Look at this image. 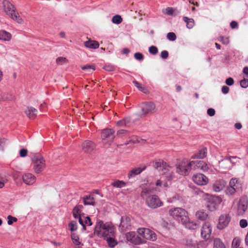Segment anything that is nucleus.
Segmentation results:
<instances>
[{
	"label": "nucleus",
	"mask_w": 248,
	"mask_h": 248,
	"mask_svg": "<svg viewBox=\"0 0 248 248\" xmlns=\"http://www.w3.org/2000/svg\"><path fill=\"white\" fill-rule=\"evenodd\" d=\"M116 229L110 223H104L102 221L97 222L94 230V234L98 237H102L104 239L107 237L115 236Z\"/></svg>",
	"instance_id": "1"
},
{
	"label": "nucleus",
	"mask_w": 248,
	"mask_h": 248,
	"mask_svg": "<svg viewBox=\"0 0 248 248\" xmlns=\"http://www.w3.org/2000/svg\"><path fill=\"white\" fill-rule=\"evenodd\" d=\"M151 190L149 188H144L141 192V196L146 199V203L151 208L155 209L163 206V203L159 197L155 195H150Z\"/></svg>",
	"instance_id": "2"
},
{
	"label": "nucleus",
	"mask_w": 248,
	"mask_h": 248,
	"mask_svg": "<svg viewBox=\"0 0 248 248\" xmlns=\"http://www.w3.org/2000/svg\"><path fill=\"white\" fill-rule=\"evenodd\" d=\"M154 167L161 172V175H165L168 181H170L173 177V172L171 167L163 160H156L153 162Z\"/></svg>",
	"instance_id": "3"
},
{
	"label": "nucleus",
	"mask_w": 248,
	"mask_h": 248,
	"mask_svg": "<svg viewBox=\"0 0 248 248\" xmlns=\"http://www.w3.org/2000/svg\"><path fill=\"white\" fill-rule=\"evenodd\" d=\"M2 4L3 10L6 15L18 23L21 24L23 22L22 19L19 14L16 12L15 7L10 1L7 0H3Z\"/></svg>",
	"instance_id": "4"
},
{
	"label": "nucleus",
	"mask_w": 248,
	"mask_h": 248,
	"mask_svg": "<svg viewBox=\"0 0 248 248\" xmlns=\"http://www.w3.org/2000/svg\"><path fill=\"white\" fill-rule=\"evenodd\" d=\"M176 172L181 175L187 176L192 168L191 161L187 159H183L176 166Z\"/></svg>",
	"instance_id": "5"
},
{
	"label": "nucleus",
	"mask_w": 248,
	"mask_h": 248,
	"mask_svg": "<svg viewBox=\"0 0 248 248\" xmlns=\"http://www.w3.org/2000/svg\"><path fill=\"white\" fill-rule=\"evenodd\" d=\"M169 215L174 219L181 222H185L188 217L187 211L183 208L179 207L172 208L169 211Z\"/></svg>",
	"instance_id": "6"
},
{
	"label": "nucleus",
	"mask_w": 248,
	"mask_h": 248,
	"mask_svg": "<svg viewBox=\"0 0 248 248\" xmlns=\"http://www.w3.org/2000/svg\"><path fill=\"white\" fill-rule=\"evenodd\" d=\"M233 208L238 216H243L248 208V199L246 196H243L240 198Z\"/></svg>",
	"instance_id": "7"
},
{
	"label": "nucleus",
	"mask_w": 248,
	"mask_h": 248,
	"mask_svg": "<svg viewBox=\"0 0 248 248\" xmlns=\"http://www.w3.org/2000/svg\"><path fill=\"white\" fill-rule=\"evenodd\" d=\"M33 163L34 171L36 173L42 171L45 167V161L43 157L39 154H35L31 157Z\"/></svg>",
	"instance_id": "8"
},
{
	"label": "nucleus",
	"mask_w": 248,
	"mask_h": 248,
	"mask_svg": "<svg viewBox=\"0 0 248 248\" xmlns=\"http://www.w3.org/2000/svg\"><path fill=\"white\" fill-rule=\"evenodd\" d=\"M206 206L210 211H215L221 202V199L218 196L207 195L206 199Z\"/></svg>",
	"instance_id": "9"
},
{
	"label": "nucleus",
	"mask_w": 248,
	"mask_h": 248,
	"mask_svg": "<svg viewBox=\"0 0 248 248\" xmlns=\"http://www.w3.org/2000/svg\"><path fill=\"white\" fill-rule=\"evenodd\" d=\"M115 131L112 128L104 129L101 133V138L105 143H112L115 137Z\"/></svg>",
	"instance_id": "10"
},
{
	"label": "nucleus",
	"mask_w": 248,
	"mask_h": 248,
	"mask_svg": "<svg viewBox=\"0 0 248 248\" xmlns=\"http://www.w3.org/2000/svg\"><path fill=\"white\" fill-rule=\"evenodd\" d=\"M141 116H145L147 114H152L155 111V105L153 102H145L141 105Z\"/></svg>",
	"instance_id": "11"
},
{
	"label": "nucleus",
	"mask_w": 248,
	"mask_h": 248,
	"mask_svg": "<svg viewBox=\"0 0 248 248\" xmlns=\"http://www.w3.org/2000/svg\"><path fill=\"white\" fill-rule=\"evenodd\" d=\"M138 233L142 237L152 241H155L156 235L152 231L147 228H139L138 229Z\"/></svg>",
	"instance_id": "12"
},
{
	"label": "nucleus",
	"mask_w": 248,
	"mask_h": 248,
	"mask_svg": "<svg viewBox=\"0 0 248 248\" xmlns=\"http://www.w3.org/2000/svg\"><path fill=\"white\" fill-rule=\"evenodd\" d=\"M232 159H238L239 158L236 156H226L219 162V167L224 170L230 169L232 166L231 164L232 165L235 164Z\"/></svg>",
	"instance_id": "13"
},
{
	"label": "nucleus",
	"mask_w": 248,
	"mask_h": 248,
	"mask_svg": "<svg viewBox=\"0 0 248 248\" xmlns=\"http://www.w3.org/2000/svg\"><path fill=\"white\" fill-rule=\"evenodd\" d=\"M212 231L211 225L209 222H205L202 226L201 229V236L205 239L208 240L211 236Z\"/></svg>",
	"instance_id": "14"
},
{
	"label": "nucleus",
	"mask_w": 248,
	"mask_h": 248,
	"mask_svg": "<svg viewBox=\"0 0 248 248\" xmlns=\"http://www.w3.org/2000/svg\"><path fill=\"white\" fill-rule=\"evenodd\" d=\"M231 220V217L228 215H223L218 219L217 227L219 230H222L226 227Z\"/></svg>",
	"instance_id": "15"
},
{
	"label": "nucleus",
	"mask_w": 248,
	"mask_h": 248,
	"mask_svg": "<svg viewBox=\"0 0 248 248\" xmlns=\"http://www.w3.org/2000/svg\"><path fill=\"white\" fill-rule=\"evenodd\" d=\"M82 151L86 153H90L95 148V144L91 140H86L81 144Z\"/></svg>",
	"instance_id": "16"
},
{
	"label": "nucleus",
	"mask_w": 248,
	"mask_h": 248,
	"mask_svg": "<svg viewBox=\"0 0 248 248\" xmlns=\"http://www.w3.org/2000/svg\"><path fill=\"white\" fill-rule=\"evenodd\" d=\"M193 180L195 183L198 185L203 186L207 184L208 179L204 175L198 173L193 176Z\"/></svg>",
	"instance_id": "17"
},
{
	"label": "nucleus",
	"mask_w": 248,
	"mask_h": 248,
	"mask_svg": "<svg viewBox=\"0 0 248 248\" xmlns=\"http://www.w3.org/2000/svg\"><path fill=\"white\" fill-rule=\"evenodd\" d=\"M127 240L130 242L137 245L142 243L141 239L134 232H130L126 234Z\"/></svg>",
	"instance_id": "18"
},
{
	"label": "nucleus",
	"mask_w": 248,
	"mask_h": 248,
	"mask_svg": "<svg viewBox=\"0 0 248 248\" xmlns=\"http://www.w3.org/2000/svg\"><path fill=\"white\" fill-rule=\"evenodd\" d=\"M131 227V219L127 216H123L121 217V223L119 228L123 232L127 229H129Z\"/></svg>",
	"instance_id": "19"
},
{
	"label": "nucleus",
	"mask_w": 248,
	"mask_h": 248,
	"mask_svg": "<svg viewBox=\"0 0 248 248\" xmlns=\"http://www.w3.org/2000/svg\"><path fill=\"white\" fill-rule=\"evenodd\" d=\"M192 168L196 169H200L203 171H207L208 170L207 164L203 161H191Z\"/></svg>",
	"instance_id": "20"
},
{
	"label": "nucleus",
	"mask_w": 248,
	"mask_h": 248,
	"mask_svg": "<svg viewBox=\"0 0 248 248\" xmlns=\"http://www.w3.org/2000/svg\"><path fill=\"white\" fill-rule=\"evenodd\" d=\"M226 184L225 181L223 180H217L213 186L214 190L217 192H220L224 188Z\"/></svg>",
	"instance_id": "21"
},
{
	"label": "nucleus",
	"mask_w": 248,
	"mask_h": 248,
	"mask_svg": "<svg viewBox=\"0 0 248 248\" xmlns=\"http://www.w3.org/2000/svg\"><path fill=\"white\" fill-rule=\"evenodd\" d=\"M22 179L23 182L27 185H32L36 180L35 176L30 173H25L22 176Z\"/></svg>",
	"instance_id": "22"
},
{
	"label": "nucleus",
	"mask_w": 248,
	"mask_h": 248,
	"mask_svg": "<svg viewBox=\"0 0 248 248\" xmlns=\"http://www.w3.org/2000/svg\"><path fill=\"white\" fill-rule=\"evenodd\" d=\"M146 168L145 165H142L141 167L133 169L131 170L128 174V178L130 179L135 177L136 175L140 174L142 171Z\"/></svg>",
	"instance_id": "23"
},
{
	"label": "nucleus",
	"mask_w": 248,
	"mask_h": 248,
	"mask_svg": "<svg viewBox=\"0 0 248 248\" xmlns=\"http://www.w3.org/2000/svg\"><path fill=\"white\" fill-rule=\"evenodd\" d=\"M207 155V149L203 148L191 156L192 159H202Z\"/></svg>",
	"instance_id": "24"
},
{
	"label": "nucleus",
	"mask_w": 248,
	"mask_h": 248,
	"mask_svg": "<svg viewBox=\"0 0 248 248\" xmlns=\"http://www.w3.org/2000/svg\"><path fill=\"white\" fill-rule=\"evenodd\" d=\"M11 38L12 35L10 32L5 30H0V40L9 41Z\"/></svg>",
	"instance_id": "25"
},
{
	"label": "nucleus",
	"mask_w": 248,
	"mask_h": 248,
	"mask_svg": "<svg viewBox=\"0 0 248 248\" xmlns=\"http://www.w3.org/2000/svg\"><path fill=\"white\" fill-rule=\"evenodd\" d=\"M37 110L32 107L27 108L25 113L27 116L30 119H34L36 116Z\"/></svg>",
	"instance_id": "26"
},
{
	"label": "nucleus",
	"mask_w": 248,
	"mask_h": 248,
	"mask_svg": "<svg viewBox=\"0 0 248 248\" xmlns=\"http://www.w3.org/2000/svg\"><path fill=\"white\" fill-rule=\"evenodd\" d=\"M85 47L91 49H96L99 46L98 42L96 41L89 40L84 42Z\"/></svg>",
	"instance_id": "27"
},
{
	"label": "nucleus",
	"mask_w": 248,
	"mask_h": 248,
	"mask_svg": "<svg viewBox=\"0 0 248 248\" xmlns=\"http://www.w3.org/2000/svg\"><path fill=\"white\" fill-rule=\"evenodd\" d=\"M186 228L190 230L196 229L198 227L199 225L193 221H190L189 220L188 217H187V220L185 222H182Z\"/></svg>",
	"instance_id": "28"
},
{
	"label": "nucleus",
	"mask_w": 248,
	"mask_h": 248,
	"mask_svg": "<svg viewBox=\"0 0 248 248\" xmlns=\"http://www.w3.org/2000/svg\"><path fill=\"white\" fill-rule=\"evenodd\" d=\"M83 202L85 205H94L95 204V202L93 195L91 194L84 197Z\"/></svg>",
	"instance_id": "29"
},
{
	"label": "nucleus",
	"mask_w": 248,
	"mask_h": 248,
	"mask_svg": "<svg viewBox=\"0 0 248 248\" xmlns=\"http://www.w3.org/2000/svg\"><path fill=\"white\" fill-rule=\"evenodd\" d=\"M160 179L157 180L155 183V185L158 187H167L168 186V183L167 182L164 181V179L169 181L166 178L165 175H162Z\"/></svg>",
	"instance_id": "30"
},
{
	"label": "nucleus",
	"mask_w": 248,
	"mask_h": 248,
	"mask_svg": "<svg viewBox=\"0 0 248 248\" xmlns=\"http://www.w3.org/2000/svg\"><path fill=\"white\" fill-rule=\"evenodd\" d=\"M83 207L82 205H78L74 208L73 210V217L75 218H77L78 217L81 216L80 215V213L82 211Z\"/></svg>",
	"instance_id": "31"
},
{
	"label": "nucleus",
	"mask_w": 248,
	"mask_h": 248,
	"mask_svg": "<svg viewBox=\"0 0 248 248\" xmlns=\"http://www.w3.org/2000/svg\"><path fill=\"white\" fill-rule=\"evenodd\" d=\"M115 237L111 236L105 239L110 248H114L118 244L117 241L115 239Z\"/></svg>",
	"instance_id": "32"
},
{
	"label": "nucleus",
	"mask_w": 248,
	"mask_h": 248,
	"mask_svg": "<svg viewBox=\"0 0 248 248\" xmlns=\"http://www.w3.org/2000/svg\"><path fill=\"white\" fill-rule=\"evenodd\" d=\"M183 20L186 23L187 28L189 29H192L195 25L194 20L192 18L184 16L183 17Z\"/></svg>",
	"instance_id": "33"
},
{
	"label": "nucleus",
	"mask_w": 248,
	"mask_h": 248,
	"mask_svg": "<svg viewBox=\"0 0 248 248\" xmlns=\"http://www.w3.org/2000/svg\"><path fill=\"white\" fill-rule=\"evenodd\" d=\"M213 248H225V246L221 239L216 238L214 240Z\"/></svg>",
	"instance_id": "34"
},
{
	"label": "nucleus",
	"mask_w": 248,
	"mask_h": 248,
	"mask_svg": "<svg viewBox=\"0 0 248 248\" xmlns=\"http://www.w3.org/2000/svg\"><path fill=\"white\" fill-rule=\"evenodd\" d=\"M111 185L115 187L122 188L126 186V183L123 181L116 180L111 183Z\"/></svg>",
	"instance_id": "35"
},
{
	"label": "nucleus",
	"mask_w": 248,
	"mask_h": 248,
	"mask_svg": "<svg viewBox=\"0 0 248 248\" xmlns=\"http://www.w3.org/2000/svg\"><path fill=\"white\" fill-rule=\"evenodd\" d=\"M229 186L234 187L236 191H238L240 188V185L236 179L232 178L230 182Z\"/></svg>",
	"instance_id": "36"
},
{
	"label": "nucleus",
	"mask_w": 248,
	"mask_h": 248,
	"mask_svg": "<svg viewBox=\"0 0 248 248\" xmlns=\"http://www.w3.org/2000/svg\"><path fill=\"white\" fill-rule=\"evenodd\" d=\"M197 217L201 220H205L207 218V215L202 211H199L196 213Z\"/></svg>",
	"instance_id": "37"
},
{
	"label": "nucleus",
	"mask_w": 248,
	"mask_h": 248,
	"mask_svg": "<svg viewBox=\"0 0 248 248\" xmlns=\"http://www.w3.org/2000/svg\"><path fill=\"white\" fill-rule=\"evenodd\" d=\"M133 83L134 84V85L140 91L144 93H146L147 92V88L143 86L138 81H133Z\"/></svg>",
	"instance_id": "38"
},
{
	"label": "nucleus",
	"mask_w": 248,
	"mask_h": 248,
	"mask_svg": "<svg viewBox=\"0 0 248 248\" xmlns=\"http://www.w3.org/2000/svg\"><path fill=\"white\" fill-rule=\"evenodd\" d=\"M71 236L72 242L75 245L77 246H79L81 244V242L79 241V237L78 235H77L75 233H73L71 234Z\"/></svg>",
	"instance_id": "39"
},
{
	"label": "nucleus",
	"mask_w": 248,
	"mask_h": 248,
	"mask_svg": "<svg viewBox=\"0 0 248 248\" xmlns=\"http://www.w3.org/2000/svg\"><path fill=\"white\" fill-rule=\"evenodd\" d=\"M130 122V119L129 118H124L120 121H117L116 122V125L119 127H122L126 125L129 122Z\"/></svg>",
	"instance_id": "40"
},
{
	"label": "nucleus",
	"mask_w": 248,
	"mask_h": 248,
	"mask_svg": "<svg viewBox=\"0 0 248 248\" xmlns=\"http://www.w3.org/2000/svg\"><path fill=\"white\" fill-rule=\"evenodd\" d=\"M129 134V131L124 129H120L117 131L116 136L118 137H123Z\"/></svg>",
	"instance_id": "41"
},
{
	"label": "nucleus",
	"mask_w": 248,
	"mask_h": 248,
	"mask_svg": "<svg viewBox=\"0 0 248 248\" xmlns=\"http://www.w3.org/2000/svg\"><path fill=\"white\" fill-rule=\"evenodd\" d=\"M122 21V18L119 15H115L112 18V22L113 23L119 24Z\"/></svg>",
	"instance_id": "42"
},
{
	"label": "nucleus",
	"mask_w": 248,
	"mask_h": 248,
	"mask_svg": "<svg viewBox=\"0 0 248 248\" xmlns=\"http://www.w3.org/2000/svg\"><path fill=\"white\" fill-rule=\"evenodd\" d=\"M237 191L234 188V187H231V186H229L226 190H225V193L228 195H232L234 194Z\"/></svg>",
	"instance_id": "43"
},
{
	"label": "nucleus",
	"mask_w": 248,
	"mask_h": 248,
	"mask_svg": "<svg viewBox=\"0 0 248 248\" xmlns=\"http://www.w3.org/2000/svg\"><path fill=\"white\" fill-rule=\"evenodd\" d=\"M68 62V60L65 57H60L57 58L56 62L58 64L62 65Z\"/></svg>",
	"instance_id": "44"
},
{
	"label": "nucleus",
	"mask_w": 248,
	"mask_h": 248,
	"mask_svg": "<svg viewBox=\"0 0 248 248\" xmlns=\"http://www.w3.org/2000/svg\"><path fill=\"white\" fill-rule=\"evenodd\" d=\"M240 243V240L237 238H235L233 239L232 244V248H238L239 247Z\"/></svg>",
	"instance_id": "45"
},
{
	"label": "nucleus",
	"mask_w": 248,
	"mask_h": 248,
	"mask_svg": "<svg viewBox=\"0 0 248 248\" xmlns=\"http://www.w3.org/2000/svg\"><path fill=\"white\" fill-rule=\"evenodd\" d=\"M69 227L71 231L73 232L77 229V224L76 221H72L69 224Z\"/></svg>",
	"instance_id": "46"
},
{
	"label": "nucleus",
	"mask_w": 248,
	"mask_h": 248,
	"mask_svg": "<svg viewBox=\"0 0 248 248\" xmlns=\"http://www.w3.org/2000/svg\"><path fill=\"white\" fill-rule=\"evenodd\" d=\"M218 41L222 42L224 45H228L229 43V39L227 37L220 36L218 38Z\"/></svg>",
	"instance_id": "47"
},
{
	"label": "nucleus",
	"mask_w": 248,
	"mask_h": 248,
	"mask_svg": "<svg viewBox=\"0 0 248 248\" xmlns=\"http://www.w3.org/2000/svg\"><path fill=\"white\" fill-rule=\"evenodd\" d=\"M167 39L170 41H175L176 39V36L174 32H170L167 34Z\"/></svg>",
	"instance_id": "48"
},
{
	"label": "nucleus",
	"mask_w": 248,
	"mask_h": 248,
	"mask_svg": "<svg viewBox=\"0 0 248 248\" xmlns=\"http://www.w3.org/2000/svg\"><path fill=\"white\" fill-rule=\"evenodd\" d=\"M149 52L151 54L156 55L158 52V49L156 46H152L149 47Z\"/></svg>",
	"instance_id": "49"
},
{
	"label": "nucleus",
	"mask_w": 248,
	"mask_h": 248,
	"mask_svg": "<svg viewBox=\"0 0 248 248\" xmlns=\"http://www.w3.org/2000/svg\"><path fill=\"white\" fill-rule=\"evenodd\" d=\"M130 141L134 143H143L145 142V140L140 139V138H138L137 137H133L132 139L130 140Z\"/></svg>",
	"instance_id": "50"
},
{
	"label": "nucleus",
	"mask_w": 248,
	"mask_h": 248,
	"mask_svg": "<svg viewBox=\"0 0 248 248\" xmlns=\"http://www.w3.org/2000/svg\"><path fill=\"white\" fill-rule=\"evenodd\" d=\"M240 86L243 88H247L248 87V78H244L240 81Z\"/></svg>",
	"instance_id": "51"
},
{
	"label": "nucleus",
	"mask_w": 248,
	"mask_h": 248,
	"mask_svg": "<svg viewBox=\"0 0 248 248\" xmlns=\"http://www.w3.org/2000/svg\"><path fill=\"white\" fill-rule=\"evenodd\" d=\"M8 218V224L12 225L14 222H16L17 221V218L15 217H13L11 216H8L7 217Z\"/></svg>",
	"instance_id": "52"
},
{
	"label": "nucleus",
	"mask_w": 248,
	"mask_h": 248,
	"mask_svg": "<svg viewBox=\"0 0 248 248\" xmlns=\"http://www.w3.org/2000/svg\"><path fill=\"white\" fill-rule=\"evenodd\" d=\"M84 217H85L80 216V217H78L77 218L78 219V222H79V224L82 225V226L83 227V229L84 230H86V226L85 225V223H84Z\"/></svg>",
	"instance_id": "53"
},
{
	"label": "nucleus",
	"mask_w": 248,
	"mask_h": 248,
	"mask_svg": "<svg viewBox=\"0 0 248 248\" xmlns=\"http://www.w3.org/2000/svg\"><path fill=\"white\" fill-rule=\"evenodd\" d=\"M81 69L83 70H88L90 69L94 70L95 69V67L93 65H86L82 66Z\"/></svg>",
	"instance_id": "54"
},
{
	"label": "nucleus",
	"mask_w": 248,
	"mask_h": 248,
	"mask_svg": "<svg viewBox=\"0 0 248 248\" xmlns=\"http://www.w3.org/2000/svg\"><path fill=\"white\" fill-rule=\"evenodd\" d=\"M135 58L139 61H141L143 59V55L140 52H136L134 54Z\"/></svg>",
	"instance_id": "55"
},
{
	"label": "nucleus",
	"mask_w": 248,
	"mask_h": 248,
	"mask_svg": "<svg viewBox=\"0 0 248 248\" xmlns=\"http://www.w3.org/2000/svg\"><path fill=\"white\" fill-rule=\"evenodd\" d=\"M239 224L241 228H244L248 226V222L247 220L242 219L240 220Z\"/></svg>",
	"instance_id": "56"
},
{
	"label": "nucleus",
	"mask_w": 248,
	"mask_h": 248,
	"mask_svg": "<svg viewBox=\"0 0 248 248\" xmlns=\"http://www.w3.org/2000/svg\"><path fill=\"white\" fill-rule=\"evenodd\" d=\"M84 219L85 226L86 225L88 226H91L92 225V222L91 221V218L89 217H84Z\"/></svg>",
	"instance_id": "57"
},
{
	"label": "nucleus",
	"mask_w": 248,
	"mask_h": 248,
	"mask_svg": "<svg viewBox=\"0 0 248 248\" xmlns=\"http://www.w3.org/2000/svg\"><path fill=\"white\" fill-rule=\"evenodd\" d=\"M225 83L228 86H232L234 84V80L232 78H229L226 79Z\"/></svg>",
	"instance_id": "58"
},
{
	"label": "nucleus",
	"mask_w": 248,
	"mask_h": 248,
	"mask_svg": "<svg viewBox=\"0 0 248 248\" xmlns=\"http://www.w3.org/2000/svg\"><path fill=\"white\" fill-rule=\"evenodd\" d=\"M104 69L107 71H113L115 70L114 66L110 65H106L104 67Z\"/></svg>",
	"instance_id": "59"
},
{
	"label": "nucleus",
	"mask_w": 248,
	"mask_h": 248,
	"mask_svg": "<svg viewBox=\"0 0 248 248\" xmlns=\"http://www.w3.org/2000/svg\"><path fill=\"white\" fill-rule=\"evenodd\" d=\"M165 13L168 15H172L173 13V10L171 7H167L165 10Z\"/></svg>",
	"instance_id": "60"
},
{
	"label": "nucleus",
	"mask_w": 248,
	"mask_h": 248,
	"mask_svg": "<svg viewBox=\"0 0 248 248\" xmlns=\"http://www.w3.org/2000/svg\"><path fill=\"white\" fill-rule=\"evenodd\" d=\"M215 110L214 108H210L207 109V113L209 116H213L215 114Z\"/></svg>",
	"instance_id": "61"
},
{
	"label": "nucleus",
	"mask_w": 248,
	"mask_h": 248,
	"mask_svg": "<svg viewBox=\"0 0 248 248\" xmlns=\"http://www.w3.org/2000/svg\"><path fill=\"white\" fill-rule=\"evenodd\" d=\"M169 56L168 52L166 50H163L161 53V57L163 59H166Z\"/></svg>",
	"instance_id": "62"
},
{
	"label": "nucleus",
	"mask_w": 248,
	"mask_h": 248,
	"mask_svg": "<svg viewBox=\"0 0 248 248\" xmlns=\"http://www.w3.org/2000/svg\"><path fill=\"white\" fill-rule=\"evenodd\" d=\"M28 151L25 149H22L19 152L20 156L21 157H25L27 155Z\"/></svg>",
	"instance_id": "63"
},
{
	"label": "nucleus",
	"mask_w": 248,
	"mask_h": 248,
	"mask_svg": "<svg viewBox=\"0 0 248 248\" xmlns=\"http://www.w3.org/2000/svg\"><path fill=\"white\" fill-rule=\"evenodd\" d=\"M221 91L224 94H227L229 92V88L226 86H223L222 87Z\"/></svg>",
	"instance_id": "64"
}]
</instances>
